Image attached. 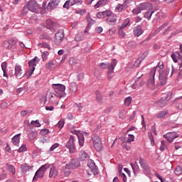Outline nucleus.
Returning a JSON list of instances; mask_svg holds the SVG:
<instances>
[{
  "label": "nucleus",
  "instance_id": "nucleus-1",
  "mask_svg": "<svg viewBox=\"0 0 182 182\" xmlns=\"http://www.w3.org/2000/svg\"><path fill=\"white\" fill-rule=\"evenodd\" d=\"M157 68H159V82L161 86H166L167 85V76H168V70L164 69V63L163 61H160L157 66L154 67L149 73V78L148 80L147 86L148 87H153L155 85L154 76H156V71Z\"/></svg>",
  "mask_w": 182,
  "mask_h": 182
},
{
  "label": "nucleus",
  "instance_id": "nucleus-2",
  "mask_svg": "<svg viewBox=\"0 0 182 182\" xmlns=\"http://www.w3.org/2000/svg\"><path fill=\"white\" fill-rule=\"evenodd\" d=\"M39 58H38V56H36L34 58L28 62L29 69L26 73V76L27 77H31V76H32V73L35 72V67L36 66V65H38V63H39Z\"/></svg>",
  "mask_w": 182,
  "mask_h": 182
},
{
  "label": "nucleus",
  "instance_id": "nucleus-3",
  "mask_svg": "<svg viewBox=\"0 0 182 182\" xmlns=\"http://www.w3.org/2000/svg\"><path fill=\"white\" fill-rule=\"evenodd\" d=\"M92 141L93 143V146L97 151H102L103 149V144H102V139L97 134H93L92 135Z\"/></svg>",
  "mask_w": 182,
  "mask_h": 182
},
{
  "label": "nucleus",
  "instance_id": "nucleus-4",
  "mask_svg": "<svg viewBox=\"0 0 182 182\" xmlns=\"http://www.w3.org/2000/svg\"><path fill=\"white\" fill-rule=\"evenodd\" d=\"M151 6H152V4L149 2L141 3L139 5H138L136 9H134L132 10V14L134 15H139V14L141 13V11H146V9H150Z\"/></svg>",
  "mask_w": 182,
  "mask_h": 182
},
{
  "label": "nucleus",
  "instance_id": "nucleus-5",
  "mask_svg": "<svg viewBox=\"0 0 182 182\" xmlns=\"http://www.w3.org/2000/svg\"><path fill=\"white\" fill-rule=\"evenodd\" d=\"M53 89L55 90V93L59 95V97H66V93H65V90H66V87L62 84H53Z\"/></svg>",
  "mask_w": 182,
  "mask_h": 182
},
{
  "label": "nucleus",
  "instance_id": "nucleus-6",
  "mask_svg": "<svg viewBox=\"0 0 182 182\" xmlns=\"http://www.w3.org/2000/svg\"><path fill=\"white\" fill-rule=\"evenodd\" d=\"M66 149H69L70 153L72 154L76 151V145L75 144V136L71 135L69 140L65 144Z\"/></svg>",
  "mask_w": 182,
  "mask_h": 182
},
{
  "label": "nucleus",
  "instance_id": "nucleus-7",
  "mask_svg": "<svg viewBox=\"0 0 182 182\" xmlns=\"http://www.w3.org/2000/svg\"><path fill=\"white\" fill-rule=\"evenodd\" d=\"M77 167H80V161L77 159H72L69 163L65 164V168L67 170L77 168Z\"/></svg>",
  "mask_w": 182,
  "mask_h": 182
},
{
  "label": "nucleus",
  "instance_id": "nucleus-8",
  "mask_svg": "<svg viewBox=\"0 0 182 182\" xmlns=\"http://www.w3.org/2000/svg\"><path fill=\"white\" fill-rule=\"evenodd\" d=\"M116 65H117V60H112L110 63V66L109 67L107 72V77L109 80L113 78V74L114 73V68H116Z\"/></svg>",
  "mask_w": 182,
  "mask_h": 182
},
{
  "label": "nucleus",
  "instance_id": "nucleus-9",
  "mask_svg": "<svg viewBox=\"0 0 182 182\" xmlns=\"http://www.w3.org/2000/svg\"><path fill=\"white\" fill-rule=\"evenodd\" d=\"M64 38L65 31H63V29L58 30L55 36V43H56V45H60Z\"/></svg>",
  "mask_w": 182,
  "mask_h": 182
},
{
  "label": "nucleus",
  "instance_id": "nucleus-10",
  "mask_svg": "<svg viewBox=\"0 0 182 182\" xmlns=\"http://www.w3.org/2000/svg\"><path fill=\"white\" fill-rule=\"evenodd\" d=\"M164 139H166L168 143H173L175 139L178 137V134L176 132H168L164 134Z\"/></svg>",
  "mask_w": 182,
  "mask_h": 182
},
{
  "label": "nucleus",
  "instance_id": "nucleus-11",
  "mask_svg": "<svg viewBox=\"0 0 182 182\" xmlns=\"http://www.w3.org/2000/svg\"><path fill=\"white\" fill-rule=\"evenodd\" d=\"M28 11H31V12H35L36 14V12H38V3H36V0H29V1H28Z\"/></svg>",
  "mask_w": 182,
  "mask_h": 182
},
{
  "label": "nucleus",
  "instance_id": "nucleus-12",
  "mask_svg": "<svg viewBox=\"0 0 182 182\" xmlns=\"http://www.w3.org/2000/svg\"><path fill=\"white\" fill-rule=\"evenodd\" d=\"M60 4V0H50L47 6L48 11H53V9H56L58 6Z\"/></svg>",
  "mask_w": 182,
  "mask_h": 182
},
{
  "label": "nucleus",
  "instance_id": "nucleus-13",
  "mask_svg": "<svg viewBox=\"0 0 182 182\" xmlns=\"http://www.w3.org/2000/svg\"><path fill=\"white\" fill-rule=\"evenodd\" d=\"M14 76H16L17 79H22V77H23V72L22 71V67L19 65V64L16 65Z\"/></svg>",
  "mask_w": 182,
  "mask_h": 182
},
{
  "label": "nucleus",
  "instance_id": "nucleus-14",
  "mask_svg": "<svg viewBox=\"0 0 182 182\" xmlns=\"http://www.w3.org/2000/svg\"><path fill=\"white\" fill-rule=\"evenodd\" d=\"M117 23V15L112 14V16L108 17L107 18V23L108 25H110V26H114L116 23Z\"/></svg>",
  "mask_w": 182,
  "mask_h": 182
},
{
  "label": "nucleus",
  "instance_id": "nucleus-15",
  "mask_svg": "<svg viewBox=\"0 0 182 182\" xmlns=\"http://www.w3.org/2000/svg\"><path fill=\"white\" fill-rule=\"evenodd\" d=\"M59 174V171L54 166H52L50 168L49 177L56 178Z\"/></svg>",
  "mask_w": 182,
  "mask_h": 182
},
{
  "label": "nucleus",
  "instance_id": "nucleus-16",
  "mask_svg": "<svg viewBox=\"0 0 182 182\" xmlns=\"http://www.w3.org/2000/svg\"><path fill=\"white\" fill-rule=\"evenodd\" d=\"M144 32V31H143L141 29V26H140V25L135 26L133 30V33H134V36H136V37H139V36L143 35Z\"/></svg>",
  "mask_w": 182,
  "mask_h": 182
},
{
  "label": "nucleus",
  "instance_id": "nucleus-17",
  "mask_svg": "<svg viewBox=\"0 0 182 182\" xmlns=\"http://www.w3.org/2000/svg\"><path fill=\"white\" fill-rule=\"evenodd\" d=\"M21 141V134H16L11 139V143H13L14 146H16L19 147V143Z\"/></svg>",
  "mask_w": 182,
  "mask_h": 182
},
{
  "label": "nucleus",
  "instance_id": "nucleus-18",
  "mask_svg": "<svg viewBox=\"0 0 182 182\" xmlns=\"http://www.w3.org/2000/svg\"><path fill=\"white\" fill-rule=\"evenodd\" d=\"M139 164L143 170L145 171H149V164L141 157L139 158Z\"/></svg>",
  "mask_w": 182,
  "mask_h": 182
},
{
  "label": "nucleus",
  "instance_id": "nucleus-19",
  "mask_svg": "<svg viewBox=\"0 0 182 182\" xmlns=\"http://www.w3.org/2000/svg\"><path fill=\"white\" fill-rule=\"evenodd\" d=\"M77 92V85L75 82H71L69 85V93L70 95H73V93H76Z\"/></svg>",
  "mask_w": 182,
  "mask_h": 182
},
{
  "label": "nucleus",
  "instance_id": "nucleus-20",
  "mask_svg": "<svg viewBox=\"0 0 182 182\" xmlns=\"http://www.w3.org/2000/svg\"><path fill=\"white\" fill-rule=\"evenodd\" d=\"M31 170H32V166H28L26 164L21 166V171L23 173V174H26L28 171H31Z\"/></svg>",
  "mask_w": 182,
  "mask_h": 182
},
{
  "label": "nucleus",
  "instance_id": "nucleus-21",
  "mask_svg": "<svg viewBox=\"0 0 182 182\" xmlns=\"http://www.w3.org/2000/svg\"><path fill=\"white\" fill-rule=\"evenodd\" d=\"M56 26V23L53 22V21L48 19L46 21V27L48 29H50V31H55V28Z\"/></svg>",
  "mask_w": 182,
  "mask_h": 182
},
{
  "label": "nucleus",
  "instance_id": "nucleus-22",
  "mask_svg": "<svg viewBox=\"0 0 182 182\" xmlns=\"http://www.w3.org/2000/svg\"><path fill=\"white\" fill-rule=\"evenodd\" d=\"M87 174L88 176H97V174H99V168L95 166L88 170Z\"/></svg>",
  "mask_w": 182,
  "mask_h": 182
},
{
  "label": "nucleus",
  "instance_id": "nucleus-23",
  "mask_svg": "<svg viewBox=\"0 0 182 182\" xmlns=\"http://www.w3.org/2000/svg\"><path fill=\"white\" fill-rule=\"evenodd\" d=\"M82 50H85L87 53H90L92 51V46L89 45L87 43H83Z\"/></svg>",
  "mask_w": 182,
  "mask_h": 182
},
{
  "label": "nucleus",
  "instance_id": "nucleus-24",
  "mask_svg": "<svg viewBox=\"0 0 182 182\" xmlns=\"http://www.w3.org/2000/svg\"><path fill=\"white\" fill-rule=\"evenodd\" d=\"M80 161H85L89 160V155L85 151H81L80 153Z\"/></svg>",
  "mask_w": 182,
  "mask_h": 182
},
{
  "label": "nucleus",
  "instance_id": "nucleus-25",
  "mask_svg": "<svg viewBox=\"0 0 182 182\" xmlns=\"http://www.w3.org/2000/svg\"><path fill=\"white\" fill-rule=\"evenodd\" d=\"M46 96L50 102V103H53L55 99L56 98V95L52 92H48Z\"/></svg>",
  "mask_w": 182,
  "mask_h": 182
},
{
  "label": "nucleus",
  "instance_id": "nucleus-26",
  "mask_svg": "<svg viewBox=\"0 0 182 182\" xmlns=\"http://www.w3.org/2000/svg\"><path fill=\"white\" fill-rule=\"evenodd\" d=\"M44 175V172L38 169L35 173L34 177L33 178V181H35V180H36L37 178H42V177H43Z\"/></svg>",
  "mask_w": 182,
  "mask_h": 182
},
{
  "label": "nucleus",
  "instance_id": "nucleus-27",
  "mask_svg": "<svg viewBox=\"0 0 182 182\" xmlns=\"http://www.w3.org/2000/svg\"><path fill=\"white\" fill-rule=\"evenodd\" d=\"M11 42H13V49H15V48H16V46L15 45V41L14 40H10L9 41H4L2 43V46L3 48H4L5 49H8V48H9V45H11Z\"/></svg>",
  "mask_w": 182,
  "mask_h": 182
},
{
  "label": "nucleus",
  "instance_id": "nucleus-28",
  "mask_svg": "<svg viewBox=\"0 0 182 182\" xmlns=\"http://www.w3.org/2000/svg\"><path fill=\"white\" fill-rule=\"evenodd\" d=\"M149 9V11L145 13L144 18H146V19H148V21H150V19H151V15H153L154 10L151 9V6L150 7V9Z\"/></svg>",
  "mask_w": 182,
  "mask_h": 182
},
{
  "label": "nucleus",
  "instance_id": "nucleus-29",
  "mask_svg": "<svg viewBox=\"0 0 182 182\" xmlns=\"http://www.w3.org/2000/svg\"><path fill=\"white\" fill-rule=\"evenodd\" d=\"M168 113V112L166 110L161 111L160 112L156 114V117L157 119H164L166 116H167Z\"/></svg>",
  "mask_w": 182,
  "mask_h": 182
},
{
  "label": "nucleus",
  "instance_id": "nucleus-30",
  "mask_svg": "<svg viewBox=\"0 0 182 182\" xmlns=\"http://www.w3.org/2000/svg\"><path fill=\"white\" fill-rule=\"evenodd\" d=\"M75 39L76 42H80V41L85 39V34H83V32L78 33L75 35Z\"/></svg>",
  "mask_w": 182,
  "mask_h": 182
},
{
  "label": "nucleus",
  "instance_id": "nucleus-31",
  "mask_svg": "<svg viewBox=\"0 0 182 182\" xmlns=\"http://www.w3.org/2000/svg\"><path fill=\"white\" fill-rule=\"evenodd\" d=\"M166 103H167L166 100H164V98H161L156 102V105L159 107H164V106H166Z\"/></svg>",
  "mask_w": 182,
  "mask_h": 182
},
{
  "label": "nucleus",
  "instance_id": "nucleus-32",
  "mask_svg": "<svg viewBox=\"0 0 182 182\" xmlns=\"http://www.w3.org/2000/svg\"><path fill=\"white\" fill-rule=\"evenodd\" d=\"M77 108L80 112H85L86 109H87V105L86 103H80L77 105Z\"/></svg>",
  "mask_w": 182,
  "mask_h": 182
},
{
  "label": "nucleus",
  "instance_id": "nucleus-33",
  "mask_svg": "<svg viewBox=\"0 0 182 182\" xmlns=\"http://www.w3.org/2000/svg\"><path fill=\"white\" fill-rule=\"evenodd\" d=\"M130 166H131V167H132V168L134 171V174H138L139 173V170L140 168L139 167V165L136 163H135L134 164H131Z\"/></svg>",
  "mask_w": 182,
  "mask_h": 182
},
{
  "label": "nucleus",
  "instance_id": "nucleus-34",
  "mask_svg": "<svg viewBox=\"0 0 182 182\" xmlns=\"http://www.w3.org/2000/svg\"><path fill=\"white\" fill-rule=\"evenodd\" d=\"M107 4V0H99L97 3L95 5V9H97V8H100L102 5H106Z\"/></svg>",
  "mask_w": 182,
  "mask_h": 182
},
{
  "label": "nucleus",
  "instance_id": "nucleus-35",
  "mask_svg": "<svg viewBox=\"0 0 182 182\" xmlns=\"http://www.w3.org/2000/svg\"><path fill=\"white\" fill-rule=\"evenodd\" d=\"M97 97V101L100 105H102V103H103V97H102V95H100V93L99 92V91H96L95 92Z\"/></svg>",
  "mask_w": 182,
  "mask_h": 182
},
{
  "label": "nucleus",
  "instance_id": "nucleus-36",
  "mask_svg": "<svg viewBox=\"0 0 182 182\" xmlns=\"http://www.w3.org/2000/svg\"><path fill=\"white\" fill-rule=\"evenodd\" d=\"M168 25V23H164V24H162L159 28H158L154 31L155 35H157V33H159V32H161V31H163V29H164V28H166V26H167Z\"/></svg>",
  "mask_w": 182,
  "mask_h": 182
},
{
  "label": "nucleus",
  "instance_id": "nucleus-37",
  "mask_svg": "<svg viewBox=\"0 0 182 182\" xmlns=\"http://www.w3.org/2000/svg\"><path fill=\"white\" fill-rule=\"evenodd\" d=\"M6 168L9 171L10 173H12V174H15L16 171H15V167L11 164H6Z\"/></svg>",
  "mask_w": 182,
  "mask_h": 182
},
{
  "label": "nucleus",
  "instance_id": "nucleus-38",
  "mask_svg": "<svg viewBox=\"0 0 182 182\" xmlns=\"http://www.w3.org/2000/svg\"><path fill=\"white\" fill-rule=\"evenodd\" d=\"M48 168H50V164H46L43 166H41L38 170L41 171L43 173H45V171H46V170H48Z\"/></svg>",
  "mask_w": 182,
  "mask_h": 182
},
{
  "label": "nucleus",
  "instance_id": "nucleus-39",
  "mask_svg": "<svg viewBox=\"0 0 182 182\" xmlns=\"http://www.w3.org/2000/svg\"><path fill=\"white\" fill-rule=\"evenodd\" d=\"M79 63V60L75 58H70L69 60V63L71 65V66H76L77 63Z\"/></svg>",
  "mask_w": 182,
  "mask_h": 182
},
{
  "label": "nucleus",
  "instance_id": "nucleus-40",
  "mask_svg": "<svg viewBox=\"0 0 182 182\" xmlns=\"http://www.w3.org/2000/svg\"><path fill=\"white\" fill-rule=\"evenodd\" d=\"M102 15L103 18H106L107 16L108 18H109V16H112V11L107 10V11H102Z\"/></svg>",
  "mask_w": 182,
  "mask_h": 182
},
{
  "label": "nucleus",
  "instance_id": "nucleus-41",
  "mask_svg": "<svg viewBox=\"0 0 182 182\" xmlns=\"http://www.w3.org/2000/svg\"><path fill=\"white\" fill-rule=\"evenodd\" d=\"M129 23H130V20L129 18L125 19L122 24L119 26V28L124 29V28H126Z\"/></svg>",
  "mask_w": 182,
  "mask_h": 182
},
{
  "label": "nucleus",
  "instance_id": "nucleus-42",
  "mask_svg": "<svg viewBox=\"0 0 182 182\" xmlns=\"http://www.w3.org/2000/svg\"><path fill=\"white\" fill-rule=\"evenodd\" d=\"M174 173L176 176H181L182 174V168L180 166H176Z\"/></svg>",
  "mask_w": 182,
  "mask_h": 182
},
{
  "label": "nucleus",
  "instance_id": "nucleus-43",
  "mask_svg": "<svg viewBox=\"0 0 182 182\" xmlns=\"http://www.w3.org/2000/svg\"><path fill=\"white\" fill-rule=\"evenodd\" d=\"M100 68H101V69H108L109 68H110V63H101L100 64Z\"/></svg>",
  "mask_w": 182,
  "mask_h": 182
},
{
  "label": "nucleus",
  "instance_id": "nucleus-44",
  "mask_svg": "<svg viewBox=\"0 0 182 182\" xmlns=\"http://www.w3.org/2000/svg\"><path fill=\"white\" fill-rule=\"evenodd\" d=\"M78 141L80 146L82 147L85 144V136L83 135L78 136Z\"/></svg>",
  "mask_w": 182,
  "mask_h": 182
},
{
  "label": "nucleus",
  "instance_id": "nucleus-45",
  "mask_svg": "<svg viewBox=\"0 0 182 182\" xmlns=\"http://www.w3.org/2000/svg\"><path fill=\"white\" fill-rule=\"evenodd\" d=\"M134 135L133 134H128V138L127 139V143H128L129 144H130L132 143V141H134Z\"/></svg>",
  "mask_w": 182,
  "mask_h": 182
},
{
  "label": "nucleus",
  "instance_id": "nucleus-46",
  "mask_svg": "<svg viewBox=\"0 0 182 182\" xmlns=\"http://www.w3.org/2000/svg\"><path fill=\"white\" fill-rule=\"evenodd\" d=\"M87 23H88L87 26V28H90L92 26V25H94V23H95V20L92 19V18H90V17H87Z\"/></svg>",
  "mask_w": 182,
  "mask_h": 182
},
{
  "label": "nucleus",
  "instance_id": "nucleus-47",
  "mask_svg": "<svg viewBox=\"0 0 182 182\" xmlns=\"http://www.w3.org/2000/svg\"><path fill=\"white\" fill-rule=\"evenodd\" d=\"M132 97H128L124 100V105L125 106H130V105H132Z\"/></svg>",
  "mask_w": 182,
  "mask_h": 182
},
{
  "label": "nucleus",
  "instance_id": "nucleus-48",
  "mask_svg": "<svg viewBox=\"0 0 182 182\" xmlns=\"http://www.w3.org/2000/svg\"><path fill=\"white\" fill-rule=\"evenodd\" d=\"M124 6L123 4H117L115 6V12H122L123 11Z\"/></svg>",
  "mask_w": 182,
  "mask_h": 182
},
{
  "label": "nucleus",
  "instance_id": "nucleus-49",
  "mask_svg": "<svg viewBox=\"0 0 182 182\" xmlns=\"http://www.w3.org/2000/svg\"><path fill=\"white\" fill-rule=\"evenodd\" d=\"M87 166L89 167V168L90 170L93 167L96 166V164H95V161L93 160L90 159L87 162Z\"/></svg>",
  "mask_w": 182,
  "mask_h": 182
},
{
  "label": "nucleus",
  "instance_id": "nucleus-50",
  "mask_svg": "<svg viewBox=\"0 0 182 182\" xmlns=\"http://www.w3.org/2000/svg\"><path fill=\"white\" fill-rule=\"evenodd\" d=\"M36 136H38L36 132H32L28 134V139L29 140H35V139H36Z\"/></svg>",
  "mask_w": 182,
  "mask_h": 182
},
{
  "label": "nucleus",
  "instance_id": "nucleus-51",
  "mask_svg": "<svg viewBox=\"0 0 182 182\" xmlns=\"http://www.w3.org/2000/svg\"><path fill=\"white\" fill-rule=\"evenodd\" d=\"M31 126H33V127H41V123H39V120L36 121H31Z\"/></svg>",
  "mask_w": 182,
  "mask_h": 182
},
{
  "label": "nucleus",
  "instance_id": "nucleus-52",
  "mask_svg": "<svg viewBox=\"0 0 182 182\" xmlns=\"http://www.w3.org/2000/svg\"><path fill=\"white\" fill-rule=\"evenodd\" d=\"M63 126H65V120L60 119L57 124V127H58V129H62Z\"/></svg>",
  "mask_w": 182,
  "mask_h": 182
},
{
  "label": "nucleus",
  "instance_id": "nucleus-53",
  "mask_svg": "<svg viewBox=\"0 0 182 182\" xmlns=\"http://www.w3.org/2000/svg\"><path fill=\"white\" fill-rule=\"evenodd\" d=\"M41 48H46L47 49L50 50V46L46 43H41L38 44Z\"/></svg>",
  "mask_w": 182,
  "mask_h": 182
},
{
  "label": "nucleus",
  "instance_id": "nucleus-54",
  "mask_svg": "<svg viewBox=\"0 0 182 182\" xmlns=\"http://www.w3.org/2000/svg\"><path fill=\"white\" fill-rule=\"evenodd\" d=\"M181 32H182V29L180 28L178 30H176L175 32H173L171 36H169V38H173L174 36H176V35H178V33H181Z\"/></svg>",
  "mask_w": 182,
  "mask_h": 182
},
{
  "label": "nucleus",
  "instance_id": "nucleus-55",
  "mask_svg": "<svg viewBox=\"0 0 182 182\" xmlns=\"http://www.w3.org/2000/svg\"><path fill=\"white\" fill-rule=\"evenodd\" d=\"M18 153H22V151H26V145L23 144L20 146L18 150Z\"/></svg>",
  "mask_w": 182,
  "mask_h": 182
},
{
  "label": "nucleus",
  "instance_id": "nucleus-56",
  "mask_svg": "<svg viewBox=\"0 0 182 182\" xmlns=\"http://www.w3.org/2000/svg\"><path fill=\"white\" fill-rule=\"evenodd\" d=\"M118 33H119V36L120 38H124V36H126V33L124 32H123V29H122L120 28H119Z\"/></svg>",
  "mask_w": 182,
  "mask_h": 182
},
{
  "label": "nucleus",
  "instance_id": "nucleus-57",
  "mask_svg": "<svg viewBox=\"0 0 182 182\" xmlns=\"http://www.w3.org/2000/svg\"><path fill=\"white\" fill-rule=\"evenodd\" d=\"M171 96H173V92H168L166 95V97L164 99V100H166V102H168V100H171Z\"/></svg>",
  "mask_w": 182,
  "mask_h": 182
},
{
  "label": "nucleus",
  "instance_id": "nucleus-58",
  "mask_svg": "<svg viewBox=\"0 0 182 182\" xmlns=\"http://www.w3.org/2000/svg\"><path fill=\"white\" fill-rule=\"evenodd\" d=\"M53 61H50L46 65V69H52V66H53Z\"/></svg>",
  "mask_w": 182,
  "mask_h": 182
},
{
  "label": "nucleus",
  "instance_id": "nucleus-59",
  "mask_svg": "<svg viewBox=\"0 0 182 182\" xmlns=\"http://www.w3.org/2000/svg\"><path fill=\"white\" fill-rule=\"evenodd\" d=\"M48 133H49V129H42L40 132V134H41L42 136H45L46 134H48Z\"/></svg>",
  "mask_w": 182,
  "mask_h": 182
},
{
  "label": "nucleus",
  "instance_id": "nucleus-60",
  "mask_svg": "<svg viewBox=\"0 0 182 182\" xmlns=\"http://www.w3.org/2000/svg\"><path fill=\"white\" fill-rule=\"evenodd\" d=\"M48 55H49V53L48 51H44L42 54V59L43 60H46L48 58Z\"/></svg>",
  "mask_w": 182,
  "mask_h": 182
},
{
  "label": "nucleus",
  "instance_id": "nucleus-61",
  "mask_svg": "<svg viewBox=\"0 0 182 182\" xmlns=\"http://www.w3.org/2000/svg\"><path fill=\"white\" fill-rule=\"evenodd\" d=\"M171 58L175 63H177V62H178V60L177 59V55H176V53H173L171 54Z\"/></svg>",
  "mask_w": 182,
  "mask_h": 182
},
{
  "label": "nucleus",
  "instance_id": "nucleus-62",
  "mask_svg": "<svg viewBox=\"0 0 182 182\" xmlns=\"http://www.w3.org/2000/svg\"><path fill=\"white\" fill-rule=\"evenodd\" d=\"M70 6V1H66L65 3L63 5V8H65L66 9H69Z\"/></svg>",
  "mask_w": 182,
  "mask_h": 182
},
{
  "label": "nucleus",
  "instance_id": "nucleus-63",
  "mask_svg": "<svg viewBox=\"0 0 182 182\" xmlns=\"http://www.w3.org/2000/svg\"><path fill=\"white\" fill-rule=\"evenodd\" d=\"M41 102H42V103H43V105H45V103H46L48 99L46 98V96L45 95H42L40 98Z\"/></svg>",
  "mask_w": 182,
  "mask_h": 182
},
{
  "label": "nucleus",
  "instance_id": "nucleus-64",
  "mask_svg": "<svg viewBox=\"0 0 182 182\" xmlns=\"http://www.w3.org/2000/svg\"><path fill=\"white\" fill-rule=\"evenodd\" d=\"M58 147H59V144L55 143L51 146V147L50 148V151H53V150H55V149H58Z\"/></svg>",
  "mask_w": 182,
  "mask_h": 182
}]
</instances>
